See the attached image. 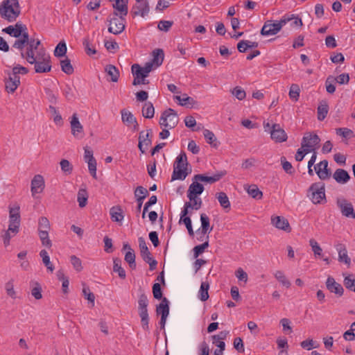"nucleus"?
Masks as SVG:
<instances>
[{"mask_svg":"<svg viewBox=\"0 0 355 355\" xmlns=\"http://www.w3.org/2000/svg\"><path fill=\"white\" fill-rule=\"evenodd\" d=\"M21 14L18 0H3L0 6V15L8 22L16 21Z\"/></svg>","mask_w":355,"mask_h":355,"instance_id":"f257e3e1","label":"nucleus"},{"mask_svg":"<svg viewBox=\"0 0 355 355\" xmlns=\"http://www.w3.org/2000/svg\"><path fill=\"white\" fill-rule=\"evenodd\" d=\"M188 164L187 155L184 151H182L174 162L171 180H184L189 174L187 171Z\"/></svg>","mask_w":355,"mask_h":355,"instance_id":"f03ea898","label":"nucleus"},{"mask_svg":"<svg viewBox=\"0 0 355 355\" xmlns=\"http://www.w3.org/2000/svg\"><path fill=\"white\" fill-rule=\"evenodd\" d=\"M138 297V312L141 318V324L144 330L149 331V316L148 313V299L145 292L139 289Z\"/></svg>","mask_w":355,"mask_h":355,"instance_id":"7ed1b4c3","label":"nucleus"},{"mask_svg":"<svg viewBox=\"0 0 355 355\" xmlns=\"http://www.w3.org/2000/svg\"><path fill=\"white\" fill-rule=\"evenodd\" d=\"M31 64H34L35 73H43L51 71V57L44 51L43 53L38 52L36 57H34V61L28 62Z\"/></svg>","mask_w":355,"mask_h":355,"instance_id":"20e7f679","label":"nucleus"},{"mask_svg":"<svg viewBox=\"0 0 355 355\" xmlns=\"http://www.w3.org/2000/svg\"><path fill=\"white\" fill-rule=\"evenodd\" d=\"M307 196L313 204L326 202L324 184L322 182L313 183L308 189Z\"/></svg>","mask_w":355,"mask_h":355,"instance_id":"39448f33","label":"nucleus"},{"mask_svg":"<svg viewBox=\"0 0 355 355\" xmlns=\"http://www.w3.org/2000/svg\"><path fill=\"white\" fill-rule=\"evenodd\" d=\"M125 18L119 15V13L114 11L107 18L108 23V31L114 35H119L125 30Z\"/></svg>","mask_w":355,"mask_h":355,"instance_id":"423d86ee","label":"nucleus"},{"mask_svg":"<svg viewBox=\"0 0 355 355\" xmlns=\"http://www.w3.org/2000/svg\"><path fill=\"white\" fill-rule=\"evenodd\" d=\"M285 19H280V20H267L261 30V35L264 36L274 35L277 34L285 26Z\"/></svg>","mask_w":355,"mask_h":355,"instance_id":"0eeeda50","label":"nucleus"},{"mask_svg":"<svg viewBox=\"0 0 355 355\" xmlns=\"http://www.w3.org/2000/svg\"><path fill=\"white\" fill-rule=\"evenodd\" d=\"M138 241L141 257L145 262L149 264V269L154 270L157 265V261L152 257L145 239L143 237H139Z\"/></svg>","mask_w":355,"mask_h":355,"instance_id":"6e6552de","label":"nucleus"},{"mask_svg":"<svg viewBox=\"0 0 355 355\" xmlns=\"http://www.w3.org/2000/svg\"><path fill=\"white\" fill-rule=\"evenodd\" d=\"M336 205L340 209L342 215L346 218H355V211L352 202L345 198H338Z\"/></svg>","mask_w":355,"mask_h":355,"instance_id":"1a4fd4ad","label":"nucleus"},{"mask_svg":"<svg viewBox=\"0 0 355 355\" xmlns=\"http://www.w3.org/2000/svg\"><path fill=\"white\" fill-rule=\"evenodd\" d=\"M320 139L318 135L313 132L306 133L302 138L301 146L305 149H313L315 151L320 147Z\"/></svg>","mask_w":355,"mask_h":355,"instance_id":"9d476101","label":"nucleus"},{"mask_svg":"<svg viewBox=\"0 0 355 355\" xmlns=\"http://www.w3.org/2000/svg\"><path fill=\"white\" fill-rule=\"evenodd\" d=\"M6 73L8 77L4 79L5 89L8 93H14L20 85V77L12 76L9 71H6Z\"/></svg>","mask_w":355,"mask_h":355,"instance_id":"9b49d317","label":"nucleus"},{"mask_svg":"<svg viewBox=\"0 0 355 355\" xmlns=\"http://www.w3.org/2000/svg\"><path fill=\"white\" fill-rule=\"evenodd\" d=\"M227 174L226 171H217L212 176H207L203 174H197L193 177V180L195 181H201L208 182L209 184H213L216 182L219 181L222 178H223Z\"/></svg>","mask_w":355,"mask_h":355,"instance_id":"f8f14e48","label":"nucleus"},{"mask_svg":"<svg viewBox=\"0 0 355 355\" xmlns=\"http://www.w3.org/2000/svg\"><path fill=\"white\" fill-rule=\"evenodd\" d=\"M315 173L322 180L328 179L331 176V171L328 168V161L324 159L314 166Z\"/></svg>","mask_w":355,"mask_h":355,"instance_id":"ddd939ff","label":"nucleus"},{"mask_svg":"<svg viewBox=\"0 0 355 355\" xmlns=\"http://www.w3.org/2000/svg\"><path fill=\"white\" fill-rule=\"evenodd\" d=\"M149 11L150 7L148 2L145 0L143 2L137 3V4L132 7L131 10V14L133 17L138 15L144 17L148 14Z\"/></svg>","mask_w":355,"mask_h":355,"instance_id":"4468645a","label":"nucleus"},{"mask_svg":"<svg viewBox=\"0 0 355 355\" xmlns=\"http://www.w3.org/2000/svg\"><path fill=\"white\" fill-rule=\"evenodd\" d=\"M270 130V137L276 142H283L286 140L287 135L280 127L279 124L275 123L272 125Z\"/></svg>","mask_w":355,"mask_h":355,"instance_id":"2eb2a0df","label":"nucleus"},{"mask_svg":"<svg viewBox=\"0 0 355 355\" xmlns=\"http://www.w3.org/2000/svg\"><path fill=\"white\" fill-rule=\"evenodd\" d=\"M327 288L336 294L338 297H341L344 293V288L342 285L336 282L334 277H329L326 281Z\"/></svg>","mask_w":355,"mask_h":355,"instance_id":"dca6fc26","label":"nucleus"},{"mask_svg":"<svg viewBox=\"0 0 355 355\" xmlns=\"http://www.w3.org/2000/svg\"><path fill=\"white\" fill-rule=\"evenodd\" d=\"M40 44V40L35 41V40H31L30 42L28 44V46L26 49V52H21V58H26L27 62L34 61V57L35 56L33 51L36 50Z\"/></svg>","mask_w":355,"mask_h":355,"instance_id":"f3484780","label":"nucleus"},{"mask_svg":"<svg viewBox=\"0 0 355 355\" xmlns=\"http://www.w3.org/2000/svg\"><path fill=\"white\" fill-rule=\"evenodd\" d=\"M153 69V62H146L144 67H141L138 64H134L132 66V73L133 75H139L141 78H146L148 73Z\"/></svg>","mask_w":355,"mask_h":355,"instance_id":"a211bd4d","label":"nucleus"},{"mask_svg":"<svg viewBox=\"0 0 355 355\" xmlns=\"http://www.w3.org/2000/svg\"><path fill=\"white\" fill-rule=\"evenodd\" d=\"M271 223L279 230H284L286 232H291V227L288 220L283 216H272Z\"/></svg>","mask_w":355,"mask_h":355,"instance_id":"6ab92c4d","label":"nucleus"},{"mask_svg":"<svg viewBox=\"0 0 355 355\" xmlns=\"http://www.w3.org/2000/svg\"><path fill=\"white\" fill-rule=\"evenodd\" d=\"M26 29V25L21 22H17L15 26L10 25L3 29V32L9 35L18 38L21 36V32Z\"/></svg>","mask_w":355,"mask_h":355,"instance_id":"aec40b11","label":"nucleus"},{"mask_svg":"<svg viewBox=\"0 0 355 355\" xmlns=\"http://www.w3.org/2000/svg\"><path fill=\"white\" fill-rule=\"evenodd\" d=\"M71 134L77 138H82V133L83 132V127L79 121L77 114L74 113L71 116L70 121Z\"/></svg>","mask_w":355,"mask_h":355,"instance_id":"412c9836","label":"nucleus"},{"mask_svg":"<svg viewBox=\"0 0 355 355\" xmlns=\"http://www.w3.org/2000/svg\"><path fill=\"white\" fill-rule=\"evenodd\" d=\"M45 187L44 180L42 175H35L31 180V193L33 196L41 193Z\"/></svg>","mask_w":355,"mask_h":355,"instance_id":"4be33fe9","label":"nucleus"},{"mask_svg":"<svg viewBox=\"0 0 355 355\" xmlns=\"http://www.w3.org/2000/svg\"><path fill=\"white\" fill-rule=\"evenodd\" d=\"M152 133V130H147V132L144 135V131H141L139 136V144L138 148L141 153H145L146 150L143 148V145L146 147L149 146L152 144V140L150 138V135Z\"/></svg>","mask_w":355,"mask_h":355,"instance_id":"5701e85b","label":"nucleus"},{"mask_svg":"<svg viewBox=\"0 0 355 355\" xmlns=\"http://www.w3.org/2000/svg\"><path fill=\"white\" fill-rule=\"evenodd\" d=\"M149 195L148 190L142 186H138L135 191L137 202V211H140L144 200Z\"/></svg>","mask_w":355,"mask_h":355,"instance_id":"b1692460","label":"nucleus"},{"mask_svg":"<svg viewBox=\"0 0 355 355\" xmlns=\"http://www.w3.org/2000/svg\"><path fill=\"white\" fill-rule=\"evenodd\" d=\"M281 19H285V25L290 23V26L293 28H300L302 25V21L300 17L294 14H285Z\"/></svg>","mask_w":355,"mask_h":355,"instance_id":"393cba45","label":"nucleus"},{"mask_svg":"<svg viewBox=\"0 0 355 355\" xmlns=\"http://www.w3.org/2000/svg\"><path fill=\"white\" fill-rule=\"evenodd\" d=\"M204 191V187L198 181L192 182L187 191V197L193 198V196H200Z\"/></svg>","mask_w":355,"mask_h":355,"instance_id":"a878e982","label":"nucleus"},{"mask_svg":"<svg viewBox=\"0 0 355 355\" xmlns=\"http://www.w3.org/2000/svg\"><path fill=\"white\" fill-rule=\"evenodd\" d=\"M333 178L339 184H345L350 180V175L348 172L343 168L336 170Z\"/></svg>","mask_w":355,"mask_h":355,"instance_id":"bb28decb","label":"nucleus"},{"mask_svg":"<svg viewBox=\"0 0 355 355\" xmlns=\"http://www.w3.org/2000/svg\"><path fill=\"white\" fill-rule=\"evenodd\" d=\"M201 228L198 230L204 236L210 233L213 230V227L210 226V220L206 214H200Z\"/></svg>","mask_w":355,"mask_h":355,"instance_id":"cd10ccee","label":"nucleus"},{"mask_svg":"<svg viewBox=\"0 0 355 355\" xmlns=\"http://www.w3.org/2000/svg\"><path fill=\"white\" fill-rule=\"evenodd\" d=\"M113 8L116 10V12L119 13V15L125 17L128 12V0H116V1L113 3Z\"/></svg>","mask_w":355,"mask_h":355,"instance_id":"c85d7f7f","label":"nucleus"},{"mask_svg":"<svg viewBox=\"0 0 355 355\" xmlns=\"http://www.w3.org/2000/svg\"><path fill=\"white\" fill-rule=\"evenodd\" d=\"M156 312L161 316H168L169 314V302L166 297H163L162 302L157 306Z\"/></svg>","mask_w":355,"mask_h":355,"instance_id":"c756f323","label":"nucleus"},{"mask_svg":"<svg viewBox=\"0 0 355 355\" xmlns=\"http://www.w3.org/2000/svg\"><path fill=\"white\" fill-rule=\"evenodd\" d=\"M338 251V260L340 262H344L348 266L351 263V259L347 255V250L343 244H339L336 248Z\"/></svg>","mask_w":355,"mask_h":355,"instance_id":"7c9ffc66","label":"nucleus"},{"mask_svg":"<svg viewBox=\"0 0 355 355\" xmlns=\"http://www.w3.org/2000/svg\"><path fill=\"white\" fill-rule=\"evenodd\" d=\"M165 112H166V115L168 116V119L169 122H168V128L172 129L177 126L178 122H179V118L177 112L172 108H168L166 110H164Z\"/></svg>","mask_w":355,"mask_h":355,"instance_id":"2f4dec72","label":"nucleus"},{"mask_svg":"<svg viewBox=\"0 0 355 355\" xmlns=\"http://www.w3.org/2000/svg\"><path fill=\"white\" fill-rule=\"evenodd\" d=\"M110 214L112 220L114 222L120 223L124 218L123 211L119 206L112 207L110 210Z\"/></svg>","mask_w":355,"mask_h":355,"instance_id":"473e14b6","label":"nucleus"},{"mask_svg":"<svg viewBox=\"0 0 355 355\" xmlns=\"http://www.w3.org/2000/svg\"><path fill=\"white\" fill-rule=\"evenodd\" d=\"M329 112V105L326 101H322L317 108L318 119L323 121Z\"/></svg>","mask_w":355,"mask_h":355,"instance_id":"72a5a7b5","label":"nucleus"},{"mask_svg":"<svg viewBox=\"0 0 355 355\" xmlns=\"http://www.w3.org/2000/svg\"><path fill=\"white\" fill-rule=\"evenodd\" d=\"M175 98L180 102V105L182 106L193 107L197 103L192 97L188 96L186 94H184L182 97L176 96Z\"/></svg>","mask_w":355,"mask_h":355,"instance_id":"f704fd0d","label":"nucleus"},{"mask_svg":"<svg viewBox=\"0 0 355 355\" xmlns=\"http://www.w3.org/2000/svg\"><path fill=\"white\" fill-rule=\"evenodd\" d=\"M153 58L150 62H153V65H155L156 67L160 66L163 61L164 53L162 49H157L153 51Z\"/></svg>","mask_w":355,"mask_h":355,"instance_id":"c9c22d12","label":"nucleus"},{"mask_svg":"<svg viewBox=\"0 0 355 355\" xmlns=\"http://www.w3.org/2000/svg\"><path fill=\"white\" fill-rule=\"evenodd\" d=\"M155 114V107L151 102H146L142 107V115L144 118L152 119Z\"/></svg>","mask_w":355,"mask_h":355,"instance_id":"e433bc0d","label":"nucleus"},{"mask_svg":"<svg viewBox=\"0 0 355 355\" xmlns=\"http://www.w3.org/2000/svg\"><path fill=\"white\" fill-rule=\"evenodd\" d=\"M216 198L218 199L220 206L224 209H230V202L229 200V198L225 192H219L216 193Z\"/></svg>","mask_w":355,"mask_h":355,"instance_id":"4c0bfd02","label":"nucleus"},{"mask_svg":"<svg viewBox=\"0 0 355 355\" xmlns=\"http://www.w3.org/2000/svg\"><path fill=\"white\" fill-rule=\"evenodd\" d=\"M113 271L117 272L119 277L124 279L126 277L125 270L121 267V260L119 258H114L113 259Z\"/></svg>","mask_w":355,"mask_h":355,"instance_id":"58836bf2","label":"nucleus"},{"mask_svg":"<svg viewBox=\"0 0 355 355\" xmlns=\"http://www.w3.org/2000/svg\"><path fill=\"white\" fill-rule=\"evenodd\" d=\"M30 285L32 287L31 295L35 299L40 300L42 297L41 285L35 281H31Z\"/></svg>","mask_w":355,"mask_h":355,"instance_id":"ea45409f","label":"nucleus"},{"mask_svg":"<svg viewBox=\"0 0 355 355\" xmlns=\"http://www.w3.org/2000/svg\"><path fill=\"white\" fill-rule=\"evenodd\" d=\"M105 71L111 77L110 80L112 82H117L119 78V71L118 69L112 65L108 64L105 67Z\"/></svg>","mask_w":355,"mask_h":355,"instance_id":"a19ab883","label":"nucleus"},{"mask_svg":"<svg viewBox=\"0 0 355 355\" xmlns=\"http://www.w3.org/2000/svg\"><path fill=\"white\" fill-rule=\"evenodd\" d=\"M60 67L62 71L67 75H71L74 71L71 60L68 58L60 60Z\"/></svg>","mask_w":355,"mask_h":355,"instance_id":"79ce46f5","label":"nucleus"},{"mask_svg":"<svg viewBox=\"0 0 355 355\" xmlns=\"http://www.w3.org/2000/svg\"><path fill=\"white\" fill-rule=\"evenodd\" d=\"M121 119L122 121L127 125H130L135 121L137 119L134 116V115L129 111H126L125 110H122L121 111Z\"/></svg>","mask_w":355,"mask_h":355,"instance_id":"37998d69","label":"nucleus"},{"mask_svg":"<svg viewBox=\"0 0 355 355\" xmlns=\"http://www.w3.org/2000/svg\"><path fill=\"white\" fill-rule=\"evenodd\" d=\"M88 199V195L86 189H81L78 191L77 195V200L80 207L86 206Z\"/></svg>","mask_w":355,"mask_h":355,"instance_id":"c03bdc74","label":"nucleus"},{"mask_svg":"<svg viewBox=\"0 0 355 355\" xmlns=\"http://www.w3.org/2000/svg\"><path fill=\"white\" fill-rule=\"evenodd\" d=\"M209 288V284L208 282H203L201 283L200 288L199 291L200 299L202 302H205L209 298L208 290Z\"/></svg>","mask_w":355,"mask_h":355,"instance_id":"a18cd8bd","label":"nucleus"},{"mask_svg":"<svg viewBox=\"0 0 355 355\" xmlns=\"http://www.w3.org/2000/svg\"><path fill=\"white\" fill-rule=\"evenodd\" d=\"M203 135L208 144H211L214 147L218 146L216 137L213 132L210 131L209 130L205 129L203 131Z\"/></svg>","mask_w":355,"mask_h":355,"instance_id":"49530a36","label":"nucleus"},{"mask_svg":"<svg viewBox=\"0 0 355 355\" xmlns=\"http://www.w3.org/2000/svg\"><path fill=\"white\" fill-rule=\"evenodd\" d=\"M135 257V253L133 250H131V251H127L125 254L124 259L132 270L136 268Z\"/></svg>","mask_w":355,"mask_h":355,"instance_id":"de8ad7c7","label":"nucleus"},{"mask_svg":"<svg viewBox=\"0 0 355 355\" xmlns=\"http://www.w3.org/2000/svg\"><path fill=\"white\" fill-rule=\"evenodd\" d=\"M343 283L346 288L355 292V279L353 274H349L345 276Z\"/></svg>","mask_w":355,"mask_h":355,"instance_id":"09e8293b","label":"nucleus"},{"mask_svg":"<svg viewBox=\"0 0 355 355\" xmlns=\"http://www.w3.org/2000/svg\"><path fill=\"white\" fill-rule=\"evenodd\" d=\"M67 53V45L64 41L60 42L54 50V55L58 58L63 57Z\"/></svg>","mask_w":355,"mask_h":355,"instance_id":"8fccbe9b","label":"nucleus"},{"mask_svg":"<svg viewBox=\"0 0 355 355\" xmlns=\"http://www.w3.org/2000/svg\"><path fill=\"white\" fill-rule=\"evenodd\" d=\"M337 135L345 139H349L354 137V132L347 128H338L336 129Z\"/></svg>","mask_w":355,"mask_h":355,"instance_id":"3c124183","label":"nucleus"},{"mask_svg":"<svg viewBox=\"0 0 355 355\" xmlns=\"http://www.w3.org/2000/svg\"><path fill=\"white\" fill-rule=\"evenodd\" d=\"M51 228L49 220L46 217H40L38 222V232H49Z\"/></svg>","mask_w":355,"mask_h":355,"instance_id":"603ef678","label":"nucleus"},{"mask_svg":"<svg viewBox=\"0 0 355 355\" xmlns=\"http://www.w3.org/2000/svg\"><path fill=\"white\" fill-rule=\"evenodd\" d=\"M280 161L282 165V168L286 173L289 175H293L295 173V171L291 163L287 161L285 157H282Z\"/></svg>","mask_w":355,"mask_h":355,"instance_id":"864d4df0","label":"nucleus"},{"mask_svg":"<svg viewBox=\"0 0 355 355\" xmlns=\"http://www.w3.org/2000/svg\"><path fill=\"white\" fill-rule=\"evenodd\" d=\"M248 193L253 198L261 199L263 196V193L261 191L257 186L253 184L248 187Z\"/></svg>","mask_w":355,"mask_h":355,"instance_id":"5fc2aeb1","label":"nucleus"},{"mask_svg":"<svg viewBox=\"0 0 355 355\" xmlns=\"http://www.w3.org/2000/svg\"><path fill=\"white\" fill-rule=\"evenodd\" d=\"M275 277L283 286L286 288H289L291 286L290 281L286 279L282 271L277 270L275 273Z\"/></svg>","mask_w":355,"mask_h":355,"instance_id":"6e6d98bb","label":"nucleus"},{"mask_svg":"<svg viewBox=\"0 0 355 355\" xmlns=\"http://www.w3.org/2000/svg\"><path fill=\"white\" fill-rule=\"evenodd\" d=\"M38 234L42 245L50 248L52 246V243L49 237V232H39Z\"/></svg>","mask_w":355,"mask_h":355,"instance_id":"4d7b16f0","label":"nucleus"},{"mask_svg":"<svg viewBox=\"0 0 355 355\" xmlns=\"http://www.w3.org/2000/svg\"><path fill=\"white\" fill-rule=\"evenodd\" d=\"M83 293L84 297L87 299L90 303H92V306H94L95 300L94 294L90 291L89 288L85 284H83Z\"/></svg>","mask_w":355,"mask_h":355,"instance_id":"13d9d810","label":"nucleus"},{"mask_svg":"<svg viewBox=\"0 0 355 355\" xmlns=\"http://www.w3.org/2000/svg\"><path fill=\"white\" fill-rule=\"evenodd\" d=\"M49 110L53 116V121L55 123V124L61 125L62 124V118L56 108L53 105H49Z\"/></svg>","mask_w":355,"mask_h":355,"instance_id":"bf43d9fd","label":"nucleus"},{"mask_svg":"<svg viewBox=\"0 0 355 355\" xmlns=\"http://www.w3.org/2000/svg\"><path fill=\"white\" fill-rule=\"evenodd\" d=\"M60 164L62 172L66 175H69L72 173L73 166L67 159H62Z\"/></svg>","mask_w":355,"mask_h":355,"instance_id":"052dcab7","label":"nucleus"},{"mask_svg":"<svg viewBox=\"0 0 355 355\" xmlns=\"http://www.w3.org/2000/svg\"><path fill=\"white\" fill-rule=\"evenodd\" d=\"M231 93L233 96H234L239 101L243 100L246 96V93H245V90L239 86L235 87L231 91Z\"/></svg>","mask_w":355,"mask_h":355,"instance_id":"680f3d73","label":"nucleus"},{"mask_svg":"<svg viewBox=\"0 0 355 355\" xmlns=\"http://www.w3.org/2000/svg\"><path fill=\"white\" fill-rule=\"evenodd\" d=\"M334 77L329 76L325 81L326 90L329 94H333L336 91V87L334 85Z\"/></svg>","mask_w":355,"mask_h":355,"instance_id":"e2e57ef3","label":"nucleus"},{"mask_svg":"<svg viewBox=\"0 0 355 355\" xmlns=\"http://www.w3.org/2000/svg\"><path fill=\"white\" fill-rule=\"evenodd\" d=\"M300 90L299 86L296 84H293L291 86L289 91V97L291 98V99L297 101L300 96Z\"/></svg>","mask_w":355,"mask_h":355,"instance_id":"0e129e2a","label":"nucleus"},{"mask_svg":"<svg viewBox=\"0 0 355 355\" xmlns=\"http://www.w3.org/2000/svg\"><path fill=\"white\" fill-rule=\"evenodd\" d=\"M28 73V69L26 67H22L19 64L15 66L11 71L12 76L19 77V74H26Z\"/></svg>","mask_w":355,"mask_h":355,"instance_id":"69168bd1","label":"nucleus"},{"mask_svg":"<svg viewBox=\"0 0 355 355\" xmlns=\"http://www.w3.org/2000/svg\"><path fill=\"white\" fill-rule=\"evenodd\" d=\"M313 149H305L304 148H299L295 154V159L297 162H301L304 159V156L309 153H311Z\"/></svg>","mask_w":355,"mask_h":355,"instance_id":"338daca9","label":"nucleus"},{"mask_svg":"<svg viewBox=\"0 0 355 355\" xmlns=\"http://www.w3.org/2000/svg\"><path fill=\"white\" fill-rule=\"evenodd\" d=\"M70 261H71V263L73 268L76 271L80 272L83 270L82 261L76 255H71L70 257Z\"/></svg>","mask_w":355,"mask_h":355,"instance_id":"774afa93","label":"nucleus"}]
</instances>
